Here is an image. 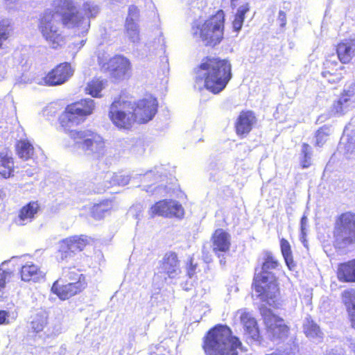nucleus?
Segmentation results:
<instances>
[{"label": "nucleus", "instance_id": "1", "mask_svg": "<svg viewBox=\"0 0 355 355\" xmlns=\"http://www.w3.org/2000/svg\"><path fill=\"white\" fill-rule=\"evenodd\" d=\"M52 7L40 15L37 28L46 43L51 48L58 49L65 42V36L60 25L63 27L79 28L86 19L79 13L73 0H54Z\"/></svg>", "mask_w": 355, "mask_h": 355}, {"label": "nucleus", "instance_id": "2", "mask_svg": "<svg viewBox=\"0 0 355 355\" xmlns=\"http://www.w3.org/2000/svg\"><path fill=\"white\" fill-rule=\"evenodd\" d=\"M95 109L96 103L93 99H79L66 105L58 121L64 130L69 131V136L76 145L84 151L100 155L103 153L105 147V141L100 135L91 130H69L73 125L84 123L93 114Z\"/></svg>", "mask_w": 355, "mask_h": 355}, {"label": "nucleus", "instance_id": "3", "mask_svg": "<svg viewBox=\"0 0 355 355\" xmlns=\"http://www.w3.org/2000/svg\"><path fill=\"white\" fill-rule=\"evenodd\" d=\"M193 73L195 87L206 89L213 94L221 92L232 77L230 60L212 55L204 57Z\"/></svg>", "mask_w": 355, "mask_h": 355}, {"label": "nucleus", "instance_id": "4", "mask_svg": "<svg viewBox=\"0 0 355 355\" xmlns=\"http://www.w3.org/2000/svg\"><path fill=\"white\" fill-rule=\"evenodd\" d=\"M240 339L232 335V331L226 324H217L205 334L202 347L206 355H238L241 348Z\"/></svg>", "mask_w": 355, "mask_h": 355}, {"label": "nucleus", "instance_id": "5", "mask_svg": "<svg viewBox=\"0 0 355 355\" xmlns=\"http://www.w3.org/2000/svg\"><path fill=\"white\" fill-rule=\"evenodd\" d=\"M278 259L270 252L265 253L261 270L255 273L252 288L257 293V297L263 302H269L280 295L278 279L271 272L278 268Z\"/></svg>", "mask_w": 355, "mask_h": 355}, {"label": "nucleus", "instance_id": "6", "mask_svg": "<svg viewBox=\"0 0 355 355\" xmlns=\"http://www.w3.org/2000/svg\"><path fill=\"white\" fill-rule=\"evenodd\" d=\"M225 26V12L219 9L202 22H193L191 30L193 36L198 37L207 47L214 48L224 39Z\"/></svg>", "mask_w": 355, "mask_h": 355}, {"label": "nucleus", "instance_id": "7", "mask_svg": "<svg viewBox=\"0 0 355 355\" xmlns=\"http://www.w3.org/2000/svg\"><path fill=\"white\" fill-rule=\"evenodd\" d=\"M87 286L85 275L75 266H71L53 282L51 291L61 300H66L82 293Z\"/></svg>", "mask_w": 355, "mask_h": 355}, {"label": "nucleus", "instance_id": "8", "mask_svg": "<svg viewBox=\"0 0 355 355\" xmlns=\"http://www.w3.org/2000/svg\"><path fill=\"white\" fill-rule=\"evenodd\" d=\"M108 117L119 130H130L137 123L132 109V102L115 99L110 105Z\"/></svg>", "mask_w": 355, "mask_h": 355}, {"label": "nucleus", "instance_id": "9", "mask_svg": "<svg viewBox=\"0 0 355 355\" xmlns=\"http://www.w3.org/2000/svg\"><path fill=\"white\" fill-rule=\"evenodd\" d=\"M333 235L336 241L350 245L355 243V213L345 211L336 218Z\"/></svg>", "mask_w": 355, "mask_h": 355}, {"label": "nucleus", "instance_id": "10", "mask_svg": "<svg viewBox=\"0 0 355 355\" xmlns=\"http://www.w3.org/2000/svg\"><path fill=\"white\" fill-rule=\"evenodd\" d=\"M92 241L91 237L85 234L73 235L61 240L57 251V260L63 261L73 254L83 251L92 245Z\"/></svg>", "mask_w": 355, "mask_h": 355}, {"label": "nucleus", "instance_id": "11", "mask_svg": "<svg viewBox=\"0 0 355 355\" xmlns=\"http://www.w3.org/2000/svg\"><path fill=\"white\" fill-rule=\"evenodd\" d=\"M151 217L156 216L168 218L182 219L184 216V209L178 201L171 199H163L154 203L149 209Z\"/></svg>", "mask_w": 355, "mask_h": 355}, {"label": "nucleus", "instance_id": "12", "mask_svg": "<svg viewBox=\"0 0 355 355\" xmlns=\"http://www.w3.org/2000/svg\"><path fill=\"white\" fill-rule=\"evenodd\" d=\"M158 102L153 96H146L136 103H132L133 114L137 123H146L154 117L157 112Z\"/></svg>", "mask_w": 355, "mask_h": 355}, {"label": "nucleus", "instance_id": "13", "mask_svg": "<svg viewBox=\"0 0 355 355\" xmlns=\"http://www.w3.org/2000/svg\"><path fill=\"white\" fill-rule=\"evenodd\" d=\"M71 64L64 62L56 64L42 78V83L48 87L61 85L67 82L73 75Z\"/></svg>", "mask_w": 355, "mask_h": 355}, {"label": "nucleus", "instance_id": "14", "mask_svg": "<svg viewBox=\"0 0 355 355\" xmlns=\"http://www.w3.org/2000/svg\"><path fill=\"white\" fill-rule=\"evenodd\" d=\"M106 64L110 77L115 80L128 79L132 75L131 62L123 55H114L108 60Z\"/></svg>", "mask_w": 355, "mask_h": 355}, {"label": "nucleus", "instance_id": "15", "mask_svg": "<svg viewBox=\"0 0 355 355\" xmlns=\"http://www.w3.org/2000/svg\"><path fill=\"white\" fill-rule=\"evenodd\" d=\"M261 315L267 330L273 337L282 338L288 336L290 328L284 322L282 318L275 315L270 309L266 308L261 309Z\"/></svg>", "mask_w": 355, "mask_h": 355}, {"label": "nucleus", "instance_id": "16", "mask_svg": "<svg viewBox=\"0 0 355 355\" xmlns=\"http://www.w3.org/2000/svg\"><path fill=\"white\" fill-rule=\"evenodd\" d=\"M257 121L256 114L252 110L241 111L234 122L236 135L240 138L245 137L252 130Z\"/></svg>", "mask_w": 355, "mask_h": 355}, {"label": "nucleus", "instance_id": "17", "mask_svg": "<svg viewBox=\"0 0 355 355\" xmlns=\"http://www.w3.org/2000/svg\"><path fill=\"white\" fill-rule=\"evenodd\" d=\"M160 272L169 279L175 278L181 273L180 261L175 252L170 251L164 254L159 263Z\"/></svg>", "mask_w": 355, "mask_h": 355}, {"label": "nucleus", "instance_id": "18", "mask_svg": "<svg viewBox=\"0 0 355 355\" xmlns=\"http://www.w3.org/2000/svg\"><path fill=\"white\" fill-rule=\"evenodd\" d=\"M41 206L37 200H31L22 206L17 216L14 218L13 222L19 226H24L31 223L40 211Z\"/></svg>", "mask_w": 355, "mask_h": 355}, {"label": "nucleus", "instance_id": "19", "mask_svg": "<svg viewBox=\"0 0 355 355\" xmlns=\"http://www.w3.org/2000/svg\"><path fill=\"white\" fill-rule=\"evenodd\" d=\"M338 59L343 64H349L355 56V39H344L335 46Z\"/></svg>", "mask_w": 355, "mask_h": 355}, {"label": "nucleus", "instance_id": "20", "mask_svg": "<svg viewBox=\"0 0 355 355\" xmlns=\"http://www.w3.org/2000/svg\"><path fill=\"white\" fill-rule=\"evenodd\" d=\"M239 313H240L239 319L243 326L245 334L254 340H259L261 335L256 319L245 310L239 311Z\"/></svg>", "mask_w": 355, "mask_h": 355}, {"label": "nucleus", "instance_id": "21", "mask_svg": "<svg viewBox=\"0 0 355 355\" xmlns=\"http://www.w3.org/2000/svg\"><path fill=\"white\" fill-rule=\"evenodd\" d=\"M21 279L24 282H37L45 279L46 272L32 262L23 265L19 270Z\"/></svg>", "mask_w": 355, "mask_h": 355}, {"label": "nucleus", "instance_id": "22", "mask_svg": "<svg viewBox=\"0 0 355 355\" xmlns=\"http://www.w3.org/2000/svg\"><path fill=\"white\" fill-rule=\"evenodd\" d=\"M212 250L216 254L227 252L231 246L230 236L223 229L216 230L211 237Z\"/></svg>", "mask_w": 355, "mask_h": 355}, {"label": "nucleus", "instance_id": "23", "mask_svg": "<svg viewBox=\"0 0 355 355\" xmlns=\"http://www.w3.org/2000/svg\"><path fill=\"white\" fill-rule=\"evenodd\" d=\"M336 275L341 283H355V258L338 263Z\"/></svg>", "mask_w": 355, "mask_h": 355}, {"label": "nucleus", "instance_id": "24", "mask_svg": "<svg viewBox=\"0 0 355 355\" xmlns=\"http://www.w3.org/2000/svg\"><path fill=\"white\" fill-rule=\"evenodd\" d=\"M114 210V205L112 200L105 199L98 203L94 204L90 208L91 216L96 220L104 219L107 216L111 214Z\"/></svg>", "mask_w": 355, "mask_h": 355}, {"label": "nucleus", "instance_id": "25", "mask_svg": "<svg viewBox=\"0 0 355 355\" xmlns=\"http://www.w3.org/2000/svg\"><path fill=\"white\" fill-rule=\"evenodd\" d=\"M15 168L10 150L6 148L4 151H0V175L6 179L14 176Z\"/></svg>", "mask_w": 355, "mask_h": 355}, {"label": "nucleus", "instance_id": "26", "mask_svg": "<svg viewBox=\"0 0 355 355\" xmlns=\"http://www.w3.org/2000/svg\"><path fill=\"white\" fill-rule=\"evenodd\" d=\"M341 298L349 314L351 325L355 329V289L347 288L343 291Z\"/></svg>", "mask_w": 355, "mask_h": 355}, {"label": "nucleus", "instance_id": "27", "mask_svg": "<svg viewBox=\"0 0 355 355\" xmlns=\"http://www.w3.org/2000/svg\"><path fill=\"white\" fill-rule=\"evenodd\" d=\"M15 151L19 158L27 161L33 158L35 148L28 140L20 139L15 144Z\"/></svg>", "mask_w": 355, "mask_h": 355}, {"label": "nucleus", "instance_id": "28", "mask_svg": "<svg viewBox=\"0 0 355 355\" xmlns=\"http://www.w3.org/2000/svg\"><path fill=\"white\" fill-rule=\"evenodd\" d=\"M106 83V80L94 77L87 83L84 92L94 98H101L102 96L101 92Z\"/></svg>", "mask_w": 355, "mask_h": 355}, {"label": "nucleus", "instance_id": "29", "mask_svg": "<svg viewBox=\"0 0 355 355\" xmlns=\"http://www.w3.org/2000/svg\"><path fill=\"white\" fill-rule=\"evenodd\" d=\"M250 6L248 3L242 5L238 8L232 23V28L235 32H239L242 28L245 14L250 11Z\"/></svg>", "mask_w": 355, "mask_h": 355}, {"label": "nucleus", "instance_id": "30", "mask_svg": "<svg viewBox=\"0 0 355 355\" xmlns=\"http://www.w3.org/2000/svg\"><path fill=\"white\" fill-rule=\"evenodd\" d=\"M280 249L286 265L290 270H292L295 266V263L293 260L291 245L286 239H280Z\"/></svg>", "mask_w": 355, "mask_h": 355}, {"label": "nucleus", "instance_id": "31", "mask_svg": "<svg viewBox=\"0 0 355 355\" xmlns=\"http://www.w3.org/2000/svg\"><path fill=\"white\" fill-rule=\"evenodd\" d=\"M329 136V127L322 125L315 132V146L322 147L326 143L327 137Z\"/></svg>", "mask_w": 355, "mask_h": 355}, {"label": "nucleus", "instance_id": "32", "mask_svg": "<svg viewBox=\"0 0 355 355\" xmlns=\"http://www.w3.org/2000/svg\"><path fill=\"white\" fill-rule=\"evenodd\" d=\"M304 332L308 337H317L321 334L320 327L312 320L307 318L303 326Z\"/></svg>", "mask_w": 355, "mask_h": 355}, {"label": "nucleus", "instance_id": "33", "mask_svg": "<svg viewBox=\"0 0 355 355\" xmlns=\"http://www.w3.org/2000/svg\"><path fill=\"white\" fill-rule=\"evenodd\" d=\"M12 31V25L9 19L3 18L0 20V37L4 40L9 39Z\"/></svg>", "mask_w": 355, "mask_h": 355}, {"label": "nucleus", "instance_id": "34", "mask_svg": "<svg viewBox=\"0 0 355 355\" xmlns=\"http://www.w3.org/2000/svg\"><path fill=\"white\" fill-rule=\"evenodd\" d=\"M125 33L128 37L132 40L137 39L139 37L138 26L134 21L133 19L127 18L125 26Z\"/></svg>", "mask_w": 355, "mask_h": 355}, {"label": "nucleus", "instance_id": "35", "mask_svg": "<svg viewBox=\"0 0 355 355\" xmlns=\"http://www.w3.org/2000/svg\"><path fill=\"white\" fill-rule=\"evenodd\" d=\"M301 166L303 168H309L311 165L310 146L307 143L302 144Z\"/></svg>", "mask_w": 355, "mask_h": 355}, {"label": "nucleus", "instance_id": "36", "mask_svg": "<svg viewBox=\"0 0 355 355\" xmlns=\"http://www.w3.org/2000/svg\"><path fill=\"white\" fill-rule=\"evenodd\" d=\"M344 69L345 68L343 67H340L339 68V71H336V73H333L329 69H327L322 72V76L327 78L329 83H337L343 78V76L340 71Z\"/></svg>", "mask_w": 355, "mask_h": 355}, {"label": "nucleus", "instance_id": "37", "mask_svg": "<svg viewBox=\"0 0 355 355\" xmlns=\"http://www.w3.org/2000/svg\"><path fill=\"white\" fill-rule=\"evenodd\" d=\"M46 325V320L42 317L35 318L31 321V329L33 333L38 334L42 331Z\"/></svg>", "mask_w": 355, "mask_h": 355}, {"label": "nucleus", "instance_id": "38", "mask_svg": "<svg viewBox=\"0 0 355 355\" xmlns=\"http://www.w3.org/2000/svg\"><path fill=\"white\" fill-rule=\"evenodd\" d=\"M83 10L85 15L87 17V26H89V19L92 17H95L98 12V9L95 6H91L88 3L83 5Z\"/></svg>", "mask_w": 355, "mask_h": 355}, {"label": "nucleus", "instance_id": "39", "mask_svg": "<svg viewBox=\"0 0 355 355\" xmlns=\"http://www.w3.org/2000/svg\"><path fill=\"white\" fill-rule=\"evenodd\" d=\"M197 267L198 264L193 263V258H190L188 260L186 266L187 275L189 278H193L195 276L196 273Z\"/></svg>", "mask_w": 355, "mask_h": 355}, {"label": "nucleus", "instance_id": "40", "mask_svg": "<svg viewBox=\"0 0 355 355\" xmlns=\"http://www.w3.org/2000/svg\"><path fill=\"white\" fill-rule=\"evenodd\" d=\"M12 275L11 272L0 269V291L5 287L6 282Z\"/></svg>", "mask_w": 355, "mask_h": 355}, {"label": "nucleus", "instance_id": "41", "mask_svg": "<svg viewBox=\"0 0 355 355\" xmlns=\"http://www.w3.org/2000/svg\"><path fill=\"white\" fill-rule=\"evenodd\" d=\"M345 105L339 101H336L331 106V111L334 114H343Z\"/></svg>", "mask_w": 355, "mask_h": 355}, {"label": "nucleus", "instance_id": "42", "mask_svg": "<svg viewBox=\"0 0 355 355\" xmlns=\"http://www.w3.org/2000/svg\"><path fill=\"white\" fill-rule=\"evenodd\" d=\"M353 96V93L349 90H344L338 101H340L342 104L347 103L350 101V98Z\"/></svg>", "mask_w": 355, "mask_h": 355}, {"label": "nucleus", "instance_id": "43", "mask_svg": "<svg viewBox=\"0 0 355 355\" xmlns=\"http://www.w3.org/2000/svg\"><path fill=\"white\" fill-rule=\"evenodd\" d=\"M129 178L128 176L117 174L114 175V182L117 184H125L128 182Z\"/></svg>", "mask_w": 355, "mask_h": 355}, {"label": "nucleus", "instance_id": "44", "mask_svg": "<svg viewBox=\"0 0 355 355\" xmlns=\"http://www.w3.org/2000/svg\"><path fill=\"white\" fill-rule=\"evenodd\" d=\"M128 19L137 18L139 16V9L137 6L132 5L128 8Z\"/></svg>", "mask_w": 355, "mask_h": 355}, {"label": "nucleus", "instance_id": "45", "mask_svg": "<svg viewBox=\"0 0 355 355\" xmlns=\"http://www.w3.org/2000/svg\"><path fill=\"white\" fill-rule=\"evenodd\" d=\"M9 312L5 310H0V325L9 323Z\"/></svg>", "mask_w": 355, "mask_h": 355}, {"label": "nucleus", "instance_id": "46", "mask_svg": "<svg viewBox=\"0 0 355 355\" xmlns=\"http://www.w3.org/2000/svg\"><path fill=\"white\" fill-rule=\"evenodd\" d=\"M277 19H278V21L280 23V26L282 27V28L285 27V26L286 24V12L284 11H283V10H280L279 12Z\"/></svg>", "mask_w": 355, "mask_h": 355}, {"label": "nucleus", "instance_id": "47", "mask_svg": "<svg viewBox=\"0 0 355 355\" xmlns=\"http://www.w3.org/2000/svg\"><path fill=\"white\" fill-rule=\"evenodd\" d=\"M307 218L305 216H303L300 220V229L302 234H304L305 226L306 224Z\"/></svg>", "mask_w": 355, "mask_h": 355}, {"label": "nucleus", "instance_id": "48", "mask_svg": "<svg viewBox=\"0 0 355 355\" xmlns=\"http://www.w3.org/2000/svg\"><path fill=\"white\" fill-rule=\"evenodd\" d=\"M4 3L8 6H15L16 5L19 0H3Z\"/></svg>", "mask_w": 355, "mask_h": 355}, {"label": "nucleus", "instance_id": "49", "mask_svg": "<svg viewBox=\"0 0 355 355\" xmlns=\"http://www.w3.org/2000/svg\"><path fill=\"white\" fill-rule=\"evenodd\" d=\"M6 40H4L3 38H1L0 37V49H1L3 48V42H5Z\"/></svg>", "mask_w": 355, "mask_h": 355}]
</instances>
